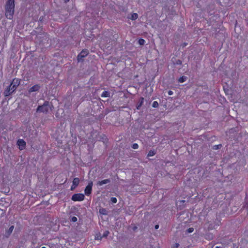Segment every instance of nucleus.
I'll return each mask as SVG.
<instances>
[{
    "mask_svg": "<svg viewBox=\"0 0 248 248\" xmlns=\"http://www.w3.org/2000/svg\"><path fill=\"white\" fill-rule=\"evenodd\" d=\"M15 0H8L5 4V16L10 19L13 18L15 9Z\"/></svg>",
    "mask_w": 248,
    "mask_h": 248,
    "instance_id": "f257e3e1",
    "label": "nucleus"
},
{
    "mask_svg": "<svg viewBox=\"0 0 248 248\" xmlns=\"http://www.w3.org/2000/svg\"><path fill=\"white\" fill-rule=\"evenodd\" d=\"M85 196L82 193L74 194L72 195L71 200L74 202H81L84 200Z\"/></svg>",
    "mask_w": 248,
    "mask_h": 248,
    "instance_id": "f03ea898",
    "label": "nucleus"
},
{
    "mask_svg": "<svg viewBox=\"0 0 248 248\" xmlns=\"http://www.w3.org/2000/svg\"><path fill=\"white\" fill-rule=\"evenodd\" d=\"M89 51L87 49H83L80 52V53L78 55L77 60L78 62H83L84 58L88 55Z\"/></svg>",
    "mask_w": 248,
    "mask_h": 248,
    "instance_id": "7ed1b4c3",
    "label": "nucleus"
},
{
    "mask_svg": "<svg viewBox=\"0 0 248 248\" xmlns=\"http://www.w3.org/2000/svg\"><path fill=\"white\" fill-rule=\"evenodd\" d=\"M15 92V90L13 88V87L9 85L8 86H7L3 94L5 97H8L10 96L13 93H14Z\"/></svg>",
    "mask_w": 248,
    "mask_h": 248,
    "instance_id": "20e7f679",
    "label": "nucleus"
},
{
    "mask_svg": "<svg viewBox=\"0 0 248 248\" xmlns=\"http://www.w3.org/2000/svg\"><path fill=\"white\" fill-rule=\"evenodd\" d=\"M93 186V183L91 181L85 187L84 193L86 196H89L92 193Z\"/></svg>",
    "mask_w": 248,
    "mask_h": 248,
    "instance_id": "39448f33",
    "label": "nucleus"
},
{
    "mask_svg": "<svg viewBox=\"0 0 248 248\" xmlns=\"http://www.w3.org/2000/svg\"><path fill=\"white\" fill-rule=\"evenodd\" d=\"M20 83V79L15 78H14L10 83V85L13 87V89L16 91Z\"/></svg>",
    "mask_w": 248,
    "mask_h": 248,
    "instance_id": "423d86ee",
    "label": "nucleus"
},
{
    "mask_svg": "<svg viewBox=\"0 0 248 248\" xmlns=\"http://www.w3.org/2000/svg\"><path fill=\"white\" fill-rule=\"evenodd\" d=\"M17 145L18 146L20 150H23L25 148L26 143L23 139H18L17 141Z\"/></svg>",
    "mask_w": 248,
    "mask_h": 248,
    "instance_id": "0eeeda50",
    "label": "nucleus"
},
{
    "mask_svg": "<svg viewBox=\"0 0 248 248\" xmlns=\"http://www.w3.org/2000/svg\"><path fill=\"white\" fill-rule=\"evenodd\" d=\"M79 179L78 178L76 177L73 179V180L72 181V185L71 187V190L74 189L76 187H77L79 184Z\"/></svg>",
    "mask_w": 248,
    "mask_h": 248,
    "instance_id": "6e6552de",
    "label": "nucleus"
},
{
    "mask_svg": "<svg viewBox=\"0 0 248 248\" xmlns=\"http://www.w3.org/2000/svg\"><path fill=\"white\" fill-rule=\"evenodd\" d=\"M41 88V86L39 84H36L32 87H31L30 89L29 90V93H31L34 92H37Z\"/></svg>",
    "mask_w": 248,
    "mask_h": 248,
    "instance_id": "1a4fd4ad",
    "label": "nucleus"
},
{
    "mask_svg": "<svg viewBox=\"0 0 248 248\" xmlns=\"http://www.w3.org/2000/svg\"><path fill=\"white\" fill-rule=\"evenodd\" d=\"M110 182V180L109 179H104L100 181H98L97 182V185L99 186H101L104 184H108Z\"/></svg>",
    "mask_w": 248,
    "mask_h": 248,
    "instance_id": "9d476101",
    "label": "nucleus"
},
{
    "mask_svg": "<svg viewBox=\"0 0 248 248\" xmlns=\"http://www.w3.org/2000/svg\"><path fill=\"white\" fill-rule=\"evenodd\" d=\"M143 103H144V98L143 97H140V101L138 103V104H137V108H140L142 106Z\"/></svg>",
    "mask_w": 248,
    "mask_h": 248,
    "instance_id": "9b49d317",
    "label": "nucleus"
},
{
    "mask_svg": "<svg viewBox=\"0 0 248 248\" xmlns=\"http://www.w3.org/2000/svg\"><path fill=\"white\" fill-rule=\"evenodd\" d=\"M110 95V93L108 91H104L103 92L102 94L101 95V96L102 97H109Z\"/></svg>",
    "mask_w": 248,
    "mask_h": 248,
    "instance_id": "f8f14e48",
    "label": "nucleus"
},
{
    "mask_svg": "<svg viewBox=\"0 0 248 248\" xmlns=\"http://www.w3.org/2000/svg\"><path fill=\"white\" fill-rule=\"evenodd\" d=\"M46 106H48L49 108H50L49 103L47 101L45 102L43 106H38L37 107V108H43V107H46Z\"/></svg>",
    "mask_w": 248,
    "mask_h": 248,
    "instance_id": "ddd939ff",
    "label": "nucleus"
},
{
    "mask_svg": "<svg viewBox=\"0 0 248 248\" xmlns=\"http://www.w3.org/2000/svg\"><path fill=\"white\" fill-rule=\"evenodd\" d=\"M187 78L186 77L182 76L179 78L178 81L180 83H183L186 80Z\"/></svg>",
    "mask_w": 248,
    "mask_h": 248,
    "instance_id": "4468645a",
    "label": "nucleus"
},
{
    "mask_svg": "<svg viewBox=\"0 0 248 248\" xmlns=\"http://www.w3.org/2000/svg\"><path fill=\"white\" fill-rule=\"evenodd\" d=\"M138 17V15L137 13H133L131 15L130 19L132 20H136Z\"/></svg>",
    "mask_w": 248,
    "mask_h": 248,
    "instance_id": "2eb2a0df",
    "label": "nucleus"
},
{
    "mask_svg": "<svg viewBox=\"0 0 248 248\" xmlns=\"http://www.w3.org/2000/svg\"><path fill=\"white\" fill-rule=\"evenodd\" d=\"M155 153H155V151L151 150L149 151V152L147 155V156H148V157L153 156L154 155H155Z\"/></svg>",
    "mask_w": 248,
    "mask_h": 248,
    "instance_id": "dca6fc26",
    "label": "nucleus"
},
{
    "mask_svg": "<svg viewBox=\"0 0 248 248\" xmlns=\"http://www.w3.org/2000/svg\"><path fill=\"white\" fill-rule=\"evenodd\" d=\"M99 212H100V214H101L102 215H106L107 214V211L105 208H101V209H100V210H99Z\"/></svg>",
    "mask_w": 248,
    "mask_h": 248,
    "instance_id": "f3484780",
    "label": "nucleus"
},
{
    "mask_svg": "<svg viewBox=\"0 0 248 248\" xmlns=\"http://www.w3.org/2000/svg\"><path fill=\"white\" fill-rule=\"evenodd\" d=\"M222 147V145L221 144L218 145H214L212 147V149L215 150H217L219 149Z\"/></svg>",
    "mask_w": 248,
    "mask_h": 248,
    "instance_id": "a211bd4d",
    "label": "nucleus"
},
{
    "mask_svg": "<svg viewBox=\"0 0 248 248\" xmlns=\"http://www.w3.org/2000/svg\"><path fill=\"white\" fill-rule=\"evenodd\" d=\"M14 229V226H10V228H9L8 230L7 231V233L9 235H10L13 231Z\"/></svg>",
    "mask_w": 248,
    "mask_h": 248,
    "instance_id": "6ab92c4d",
    "label": "nucleus"
},
{
    "mask_svg": "<svg viewBox=\"0 0 248 248\" xmlns=\"http://www.w3.org/2000/svg\"><path fill=\"white\" fill-rule=\"evenodd\" d=\"M138 42H139V44L140 45H144L145 41V40H144V39H140L139 40Z\"/></svg>",
    "mask_w": 248,
    "mask_h": 248,
    "instance_id": "aec40b11",
    "label": "nucleus"
},
{
    "mask_svg": "<svg viewBox=\"0 0 248 248\" xmlns=\"http://www.w3.org/2000/svg\"><path fill=\"white\" fill-rule=\"evenodd\" d=\"M152 107L154 108H157L158 107V103L157 101H154L152 104Z\"/></svg>",
    "mask_w": 248,
    "mask_h": 248,
    "instance_id": "412c9836",
    "label": "nucleus"
},
{
    "mask_svg": "<svg viewBox=\"0 0 248 248\" xmlns=\"http://www.w3.org/2000/svg\"><path fill=\"white\" fill-rule=\"evenodd\" d=\"M110 201L113 203H116L117 202V200L115 197H111Z\"/></svg>",
    "mask_w": 248,
    "mask_h": 248,
    "instance_id": "4be33fe9",
    "label": "nucleus"
},
{
    "mask_svg": "<svg viewBox=\"0 0 248 248\" xmlns=\"http://www.w3.org/2000/svg\"><path fill=\"white\" fill-rule=\"evenodd\" d=\"M109 233V232L108 231H106L105 232H104L103 234V236L102 237H107L108 236Z\"/></svg>",
    "mask_w": 248,
    "mask_h": 248,
    "instance_id": "5701e85b",
    "label": "nucleus"
},
{
    "mask_svg": "<svg viewBox=\"0 0 248 248\" xmlns=\"http://www.w3.org/2000/svg\"><path fill=\"white\" fill-rule=\"evenodd\" d=\"M132 148L134 149H137L139 147V145L137 143H134L132 146Z\"/></svg>",
    "mask_w": 248,
    "mask_h": 248,
    "instance_id": "b1692460",
    "label": "nucleus"
},
{
    "mask_svg": "<svg viewBox=\"0 0 248 248\" xmlns=\"http://www.w3.org/2000/svg\"><path fill=\"white\" fill-rule=\"evenodd\" d=\"M78 219L77 218V217H71V221L73 222H75L77 221Z\"/></svg>",
    "mask_w": 248,
    "mask_h": 248,
    "instance_id": "393cba45",
    "label": "nucleus"
},
{
    "mask_svg": "<svg viewBox=\"0 0 248 248\" xmlns=\"http://www.w3.org/2000/svg\"><path fill=\"white\" fill-rule=\"evenodd\" d=\"M48 109H36V112H46L47 111Z\"/></svg>",
    "mask_w": 248,
    "mask_h": 248,
    "instance_id": "a878e982",
    "label": "nucleus"
},
{
    "mask_svg": "<svg viewBox=\"0 0 248 248\" xmlns=\"http://www.w3.org/2000/svg\"><path fill=\"white\" fill-rule=\"evenodd\" d=\"M179 244L178 243H176L173 246L171 247V248H178L179 247Z\"/></svg>",
    "mask_w": 248,
    "mask_h": 248,
    "instance_id": "bb28decb",
    "label": "nucleus"
},
{
    "mask_svg": "<svg viewBox=\"0 0 248 248\" xmlns=\"http://www.w3.org/2000/svg\"><path fill=\"white\" fill-rule=\"evenodd\" d=\"M194 231V229L192 227L191 228H189L187 230V232H188V233H191L192 232H193Z\"/></svg>",
    "mask_w": 248,
    "mask_h": 248,
    "instance_id": "cd10ccee",
    "label": "nucleus"
},
{
    "mask_svg": "<svg viewBox=\"0 0 248 248\" xmlns=\"http://www.w3.org/2000/svg\"><path fill=\"white\" fill-rule=\"evenodd\" d=\"M145 102H146V106L145 107H149V105L151 103V101H150L145 100Z\"/></svg>",
    "mask_w": 248,
    "mask_h": 248,
    "instance_id": "c85d7f7f",
    "label": "nucleus"
},
{
    "mask_svg": "<svg viewBox=\"0 0 248 248\" xmlns=\"http://www.w3.org/2000/svg\"><path fill=\"white\" fill-rule=\"evenodd\" d=\"M177 65H181L182 63V61L180 60H177L175 63Z\"/></svg>",
    "mask_w": 248,
    "mask_h": 248,
    "instance_id": "c756f323",
    "label": "nucleus"
},
{
    "mask_svg": "<svg viewBox=\"0 0 248 248\" xmlns=\"http://www.w3.org/2000/svg\"><path fill=\"white\" fill-rule=\"evenodd\" d=\"M102 237L100 235L98 236V235H97L95 236V239L96 240H101L102 239Z\"/></svg>",
    "mask_w": 248,
    "mask_h": 248,
    "instance_id": "7c9ffc66",
    "label": "nucleus"
},
{
    "mask_svg": "<svg viewBox=\"0 0 248 248\" xmlns=\"http://www.w3.org/2000/svg\"><path fill=\"white\" fill-rule=\"evenodd\" d=\"M172 94H173V92L172 91L170 90V91H168V94L169 95H172Z\"/></svg>",
    "mask_w": 248,
    "mask_h": 248,
    "instance_id": "2f4dec72",
    "label": "nucleus"
},
{
    "mask_svg": "<svg viewBox=\"0 0 248 248\" xmlns=\"http://www.w3.org/2000/svg\"><path fill=\"white\" fill-rule=\"evenodd\" d=\"M137 229V226H135L133 227V231H135Z\"/></svg>",
    "mask_w": 248,
    "mask_h": 248,
    "instance_id": "473e14b6",
    "label": "nucleus"
},
{
    "mask_svg": "<svg viewBox=\"0 0 248 248\" xmlns=\"http://www.w3.org/2000/svg\"><path fill=\"white\" fill-rule=\"evenodd\" d=\"M158 228H159V225H156L155 226V229H158Z\"/></svg>",
    "mask_w": 248,
    "mask_h": 248,
    "instance_id": "72a5a7b5",
    "label": "nucleus"
},
{
    "mask_svg": "<svg viewBox=\"0 0 248 248\" xmlns=\"http://www.w3.org/2000/svg\"><path fill=\"white\" fill-rule=\"evenodd\" d=\"M69 1V0H64V2H65V3H66V2H67L68 1Z\"/></svg>",
    "mask_w": 248,
    "mask_h": 248,
    "instance_id": "f704fd0d",
    "label": "nucleus"
},
{
    "mask_svg": "<svg viewBox=\"0 0 248 248\" xmlns=\"http://www.w3.org/2000/svg\"><path fill=\"white\" fill-rule=\"evenodd\" d=\"M186 45H187V44H186V43H184V45H183V46H186Z\"/></svg>",
    "mask_w": 248,
    "mask_h": 248,
    "instance_id": "c9c22d12",
    "label": "nucleus"
},
{
    "mask_svg": "<svg viewBox=\"0 0 248 248\" xmlns=\"http://www.w3.org/2000/svg\"><path fill=\"white\" fill-rule=\"evenodd\" d=\"M57 113H58L57 112V113L56 114V117H58V116L57 115Z\"/></svg>",
    "mask_w": 248,
    "mask_h": 248,
    "instance_id": "e433bc0d",
    "label": "nucleus"
},
{
    "mask_svg": "<svg viewBox=\"0 0 248 248\" xmlns=\"http://www.w3.org/2000/svg\"><path fill=\"white\" fill-rule=\"evenodd\" d=\"M41 248H46V247H42Z\"/></svg>",
    "mask_w": 248,
    "mask_h": 248,
    "instance_id": "4c0bfd02",
    "label": "nucleus"
}]
</instances>
